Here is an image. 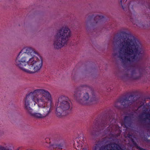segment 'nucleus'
Masks as SVG:
<instances>
[{
  "instance_id": "f257e3e1",
  "label": "nucleus",
  "mask_w": 150,
  "mask_h": 150,
  "mask_svg": "<svg viewBox=\"0 0 150 150\" xmlns=\"http://www.w3.org/2000/svg\"><path fill=\"white\" fill-rule=\"evenodd\" d=\"M15 64L24 72L33 74L40 71L42 65V60L33 48L26 47L18 54Z\"/></svg>"
},
{
  "instance_id": "f03ea898",
  "label": "nucleus",
  "mask_w": 150,
  "mask_h": 150,
  "mask_svg": "<svg viewBox=\"0 0 150 150\" xmlns=\"http://www.w3.org/2000/svg\"><path fill=\"white\" fill-rule=\"evenodd\" d=\"M121 42L120 43L117 54L114 56H117L124 64L131 63L139 60L144 52L140 43L137 44L134 39L129 38H117Z\"/></svg>"
},
{
  "instance_id": "7ed1b4c3",
  "label": "nucleus",
  "mask_w": 150,
  "mask_h": 150,
  "mask_svg": "<svg viewBox=\"0 0 150 150\" xmlns=\"http://www.w3.org/2000/svg\"><path fill=\"white\" fill-rule=\"evenodd\" d=\"M47 90L43 88L35 89L26 96L24 99V107L25 110L28 113H31L33 111L32 107L37 103L38 106L44 105V99L46 96H44Z\"/></svg>"
},
{
  "instance_id": "20e7f679",
  "label": "nucleus",
  "mask_w": 150,
  "mask_h": 150,
  "mask_svg": "<svg viewBox=\"0 0 150 150\" xmlns=\"http://www.w3.org/2000/svg\"><path fill=\"white\" fill-rule=\"evenodd\" d=\"M74 95L78 102L84 105H90L98 100L92 88L87 85H82L77 88L74 92Z\"/></svg>"
},
{
  "instance_id": "39448f33",
  "label": "nucleus",
  "mask_w": 150,
  "mask_h": 150,
  "mask_svg": "<svg viewBox=\"0 0 150 150\" xmlns=\"http://www.w3.org/2000/svg\"><path fill=\"white\" fill-rule=\"evenodd\" d=\"M55 105L56 114L57 116L60 117L71 108V101L67 96L60 95L57 98Z\"/></svg>"
},
{
  "instance_id": "423d86ee",
  "label": "nucleus",
  "mask_w": 150,
  "mask_h": 150,
  "mask_svg": "<svg viewBox=\"0 0 150 150\" xmlns=\"http://www.w3.org/2000/svg\"><path fill=\"white\" fill-rule=\"evenodd\" d=\"M44 99L45 103L44 105L42 106H38L39 110L42 111V114L44 118L48 116L50 113L52 104V98L50 93L46 91L44 96H45Z\"/></svg>"
},
{
  "instance_id": "0eeeda50",
  "label": "nucleus",
  "mask_w": 150,
  "mask_h": 150,
  "mask_svg": "<svg viewBox=\"0 0 150 150\" xmlns=\"http://www.w3.org/2000/svg\"><path fill=\"white\" fill-rule=\"evenodd\" d=\"M108 123L110 124L109 126L105 129L102 134L103 136L106 135V138L111 139L115 135L114 132L119 129V127L117 125L113 115L109 117Z\"/></svg>"
},
{
  "instance_id": "6e6552de",
  "label": "nucleus",
  "mask_w": 150,
  "mask_h": 150,
  "mask_svg": "<svg viewBox=\"0 0 150 150\" xmlns=\"http://www.w3.org/2000/svg\"><path fill=\"white\" fill-rule=\"evenodd\" d=\"M136 96L134 95H131L125 98L120 99L117 102L115 103V107L117 108L119 107L117 105L120 103L123 105L124 107H126L131 105L135 101Z\"/></svg>"
},
{
  "instance_id": "1a4fd4ad",
  "label": "nucleus",
  "mask_w": 150,
  "mask_h": 150,
  "mask_svg": "<svg viewBox=\"0 0 150 150\" xmlns=\"http://www.w3.org/2000/svg\"><path fill=\"white\" fill-rule=\"evenodd\" d=\"M129 70L127 71V72L122 76V78H132L134 79H137L140 76L141 72L139 70L138 71L137 68L133 67L130 74H129Z\"/></svg>"
},
{
  "instance_id": "9d476101",
  "label": "nucleus",
  "mask_w": 150,
  "mask_h": 150,
  "mask_svg": "<svg viewBox=\"0 0 150 150\" xmlns=\"http://www.w3.org/2000/svg\"><path fill=\"white\" fill-rule=\"evenodd\" d=\"M68 38H56L54 40L53 46L54 49L58 50L67 44Z\"/></svg>"
},
{
  "instance_id": "9b49d317",
  "label": "nucleus",
  "mask_w": 150,
  "mask_h": 150,
  "mask_svg": "<svg viewBox=\"0 0 150 150\" xmlns=\"http://www.w3.org/2000/svg\"><path fill=\"white\" fill-rule=\"evenodd\" d=\"M71 33L70 29L66 27H62L57 33V38H68L71 36Z\"/></svg>"
},
{
  "instance_id": "f8f14e48",
  "label": "nucleus",
  "mask_w": 150,
  "mask_h": 150,
  "mask_svg": "<svg viewBox=\"0 0 150 150\" xmlns=\"http://www.w3.org/2000/svg\"><path fill=\"white\" fill-rule=\"evenodd\" d=\"M83 137L76 138L74 140V147L78 150H86V149L82 147L83 144Z\"/></svg>"
},
{
  "instance_id": "ddd939ff",
  "label": "nucleus",
  "mask_w": 150,
  "mask_h": 150,
  "mask_svg": "<svg viewBox=\"0 0 150 150\" xmlns=\"http://www.w3.org/2000/svg\"><path fill=\"white\" fill-rule=\"evenodd\" d=\"M136 114L135 112H132L131 114H129L127 116L125 117L124 119V123H121V125L123 126L124 124L125 127H127V124H129L131 120L135 117V115Z\"/></svg>"
},
{
  "instance_id": "4468645a",
  "label": "nucleus",
  "mask_w": 150,
  "mask_h": 150,
  "mask_svg": "<svg viewBox=\"0 0 150 150\" xmlns=\"http://www.w3.org/2000/svg\"><path fill=\"white\" fill-rule=\"evenodd\" d=\"M142 115L144 117V120H147L148 124L150 125V109L145 108L142 113Z\"/></svg>"
},
{
  "instance_id": "2eb2a0df",
  "label": "nucleus",
  "mask_w": 150,
  "mask_h": 150,
  "mask_svg": "<svg viewBox=\"0 0 150 150\" xmlns=\"http://www.w3.org/2000/svg\"><path fill=\"white\" fill-rule=\"evenodd\" d=\"M118 35L121 37L120 38H133L130 33L124 31L120 32Z\"/></svg>"
},
{
  "instance_id": "dca6fc26",
  "label": "nucleus",
  "mask_w": 150,
  "mask_h": 150,
  "mask_svg": "<svg viewBox=\"0 0 150 150\" xmlns=\"http://www.w3.org/2000/svg\"><path fill=\"white\" fill-rule=\"evenodd\" d=\"M50 147L55 149L56 150H61L62 149L63 146L62 144H57L56 143H54L53 144H50Z\"/></svg>"
},
{
  "instance_id": "f3484780",
  "label": "nucleus",
  "mask_w": 150,
  "mask_h": 150,
  "mask_svg": "<svg viewBox=\"0 0 150 150\" xmlns=\"http://www.w3.org/2000/svg\"><path fill=\"white\" fill-rule=\"evenodd\" d=\"M127 137L130 139L131 142L132 143V145L133 146H137V144L134 141V139H136V138L134 136H133V135L130 134H127Z\"/></svg>"
},
{
  "instance_id": "a211bd4d",
  "label": "nucleus",
  "mask_w": 150,
  "mask_h": 150,
  "mask_svg": "<svg viewBox=\"0 0 150 150\" xmlns=\"http://www.w3.org/2000/svg\"><path fill=\"white\" fill-rule=\"evenodd\" d=\"M32 111H31V113H28L31 115L33 116L34 117L38 118H44L43 117V115L42 114H41L40 113H33Z\"/></svg>"
},
{
  "instance_id": "6ab92c4d",
  "label": "nucleus",
  "mask_w": 150,
  "mask_h": 150,
  "mask_svg": "<svg viewBox=\"0 0 150 150\" xmlns=\"http://www.w3.org/2000/svg\"><path fill=\"white\" fill-rule=\"evenodd\" d=\"M89 132L90 134L91 135H94L96 133V130H95L94 128L91 129L89 130Z\"/></svg>"
},
{
  "instance_id": "aec40b11",
  "label": "nucleus",
  "mask_w": 150,
  "mask_h": 150,
  "mask_svg": "<svg viewBox=\"0 0 150 150\" xmlns=\"http://www.w3.org/2000/svg\"><path fill=\"white\" fill-rule=\"evenodd\" d=\"M0 150H10L8 149H6L5 147L1 146H0Z\"/></svg>"
},
{
  "instance_id": "412c9836",
  "label": "nucleus",
  "mask_w": 150,
  "mask_h": 150,
  "mask_svg": "<svg viewBox=\"0 0 150 150\" xmlns=\"http://www.w3.org/2000/svg\"><path fill=\"white\" fill-rule=\"evenodd\" d=\"M97 18H98L99 19H101L103 17V16H96Z\"/></svg>"
},
{
  "instance_id": "4be33fe9",
  "label": "nucleus",
  "mask_w": 150,
  "mask_h": 150,
  "mask_svg": "<svg viewBox=\"0 0 150 150\" xmlns=\"http://www.w3.org/2000/svg\"><path fill=\"white\" fill-rule=\"evenodd\" d=\"M147 135L148 137H149L150 136V131H148L147 132Z\"/></svg>"
},
{
  "instance_id": "5701e85b",
  "label": "nucleus",
  "mask_w": 150,
  "mask_h": 150,
  "mask_svg": "<svg viewBox=\"0 0 150 150\" xmlns=\"http://www.w3.org/2000/svg\"><path fill=\"white\" fill-rule=\"evenodd\" d=\"M146 141H147L148 142H150V140H148L147 139H146Z\"/></svg>"
},
{
  "instance_id": "b1692460",
  "label": "nucleus",
  "mask_w": 150,
  "mask_h": 150,
  "mask_svg": "<svg viewBox=\"0 0 150 150\" xmlns=\"http://www.w3.org/2000/svg\"><path fill=\"white\" fill-rule=\"evenodd\" d=\"M4 133L3 132H1V135H2Z\"/></svg>"
},
{
  "instance_id": "393cba45",
  "label": "nucleus",
  "mask_w": 150,
  "mask_h": 150,
  "mask_svg": "<svg viewBox=\"0 0 150 150\" xmlns=\"http://www.w3.org/2000/svg\"><path fill=\"white\" fill-rule=\"evenodd\" d=\"M105 125L104 124L103 125V126H104V127H106V126H105Z\"/></svg>"
},
{
  "instance_id": "a878e982",
  "label": "nucleus",
  "mask_w": 150,
  "mask_h": 150,
  "mask_svg": "<svg viewBox=\"0 0 150 150\" xmlns=\"http://www.w3.org/2000/svg\"><path fill=\"white\" fill-rule=\"evenodd\" d=\"M122 0H121V1H120V3H121V4H122Z\"/></svg>"
},
{
  "instance_id": "bb28decb",
  "label": "nucleus",
  "mask_w": 150,
  "mask_h": 150,
  "mask_svg": "<svg viewBox=\"0 0 150 150\" xmlns=\"http://www.w3.org/2000/svg\"><path fill=\"white\" fill-rule=\"evenodd\" d=\"M105 124V123H104V124L106 125V124H107V123H106V124Z\"/></svg>"
}]
</instances>
